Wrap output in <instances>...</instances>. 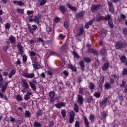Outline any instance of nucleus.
<instances>
[{
	"instance_id": "1",
	"label": "nucleus",
	"mask_w": 127,
	"mask_h": 127,
	"mask_svg": "<svg viewBox=\"0 0 127 127\" xmlns=\"http://www.w3.org/2000/svg\"><path fill=\"white\" fill-rule=\"evenodd\" d=\"M4 81H3V77L1 73H0V89L1 92L0 91V99L3 98L5 101H8V98L5 95H3V93H4L7 89L8 86V82H7L3 84Z\"/></svg>"
},
{
	"instance_id": "2",
	"label": "nucleus",
	"mask_w": 127,
	"mask_h": 127,
	"mask_svg": "<svg viewBox=\"0 0 127 127\" xmlns=\"http://www.w3.org/2000/svg\"><path fill=\"white\" fill-rule=\"evenodd\" d=\"M115 47L117 50H122V49L127 47V43L122 41H118L116 43Z\"/></svg>"
},
{
	"instance_id": "3",
	"label": "nucleus",
	"mask_w": 127,
	"mask_h": 127,
	"mask_svg": "<svg viewBox=\"0 0 127 127\" xmlns=\"http://www.w3.org/2000/svg\"><path fill=\"white\" fill-rule=\"evenodd\" d=\"M29 84L32 90L34 92L36 91V84H37V82L36 81V79H32L30 81H29Z\"/></svg>"
},
{
	"instance_id": "4",
	"label": "nucleus",
	"mask_w": 127,
	"mask_h": 127,
	"mask_svg": "<svg viewBox=\"0 0 127 127\" xmlns=\"http://www.w3.org/2000/svg\"><path fill=\"white\" fill-rule=\"evenodd\" d=\"M28 29L29 30L30 33L31 34H34V31H36L38 29V26L35 24L28 25Z\"/></svg>"
},
{
	"instance_id": "5",
	"label": "nucleus",
	"mask_w": 127,
	"mask_h": 127,
	"mask_svg": "<svg viewBox=\"0 0 127 127\" xmlns=\"http://www.w3.org/2000/svg\"><path fill=\"white\" fill-rule=\"evenodd\" d=\"M108 6L110 12L111 13H114L115 12V8L114 7V4L111 1H107Z\"/></svg>"
},
{
	"instance_id": "6",
	"label": "nucleus",
	"mask_w": 127,
	"mask_h": 127,
	"mask_svg": "<svg viewBox=\"0 0 127 127\" xmlns=\"http://www.w3.org/2000/svg\"><path fill=\"white\" fill-rule=\"evenodd\" d=\"M50 101L51 103H55V92L54 91H50L49 93Z\"/></svg>"
},
{
	"instance_id": "7",
	"label": "nucleus",
	"mask_w": 127,
	"mask_h": 127,
	"mask_svg": "<svg viewBox=\"0 0 127 127\" xmlns=\"http://www.w3.org/2000/svg\"><path fill=\"white\" fill-rule=\"evenodd\" d=\"M22 82L23 83V87L24 89V90H22V92L24 93L25 90H28L29 89V85H28V83H27V81L25 79H23Z\"/></svg>"
},
{
	"instance_id": "8",
	"label": "nucleus",
	"mask_w": 127,
	"mask_h": 127,
	"mask_svg": "<svg viewBox=\"0 0 127 127\" xmlns=\"http://www.w3.org/2000/svg\"><path fill=\"white\" fill-rule=\"evenodd\" d=\"M17 47L19 51V54L22 56V55H23V53H24V51L23 50V47L22 46V45H21V43H18L17 45Z\"/></svg>"
},
{
	"instance_id": "9",
	"label": "nucleus",
	"mask_w": 127,
	"mask_h": 127,
	"mask_svg": "<svg viewBox=\"0 0 127 127\" xmlns=\"http://www.w3.org/2000/svg\"><path fill=\"white\" fill-rule=\"evenodd\" d=\"M104 82H105V78H104V77H101L100 80L98 82V89L100 90V91L103 90V85H104Z\"/></svg>"
},
{
	"instance_id": "10",
	"label": "nucleus",
	"mask_w": 127,
	"mask_h": 127,
	"mask_svg": "<svg viewBox=\"0 0 127 127\" xmlns=\"http://www.w3.org/2000/svg\"><path fill=\"white\" fill-rule=\"evenodd\" d=\"M101 7V4H98L97 5L93 4L91 6V11L92 12H95L97 11L99 8Z\"/></svg>"
},
{
	"instance_id": "11",
	"label": "nucleus",
	"mask_w": 127,
	"mask_h": 127,
	"mask_svg": "<svg viewBox=\"0 0 127 127\" xmlns=\"http://www.w3.org/2000/svg\"><path fill=\"white\" fill-rule=\"evenodd\" d=\"M77 102L79 104V105H83V103H84V98H83L82 95L77 94Z\"/></svg>"
},
{
	"instance_id": "12",
	"label": "nucleus",
	"mask_w": 127,
	"mask_h": 127,
	"mask_svg": "<svg viewBox=\"0 0 127 127\" xmlns=\"http://www.w3.org/2000/svg\"><path fill=\"white\" fill-rule=\"evenodd\" d=\"M23 77H25V78H27L28 79H32L35 76L34 75V73H24L23 74Z\"/></svg>"
},
{
	"instance_id": "13",
	"label": "nucleus",
	"mask_w": 127,
	"mask_h": 127,
	"mask_svg": "<svg viewBox=\"0 0 127 127\" xmlns=\"http://www.w3.org/2000/svg\"><path fill=\"white\" fill-rule=\"evenodd\" d=\"M85 13L86 12L84 10L79 12L76 13V17H77V18H82V17H84V15H85Z\"/></svg>"
},
{
	"instance_id": "14",
	"label": "nucleus",
	"mask_w": 127,
	"mask_h": 127,
	"mask_svg": "<svg viewBox=\"0 0 127 127\" xmlns=\"http://www.w3.org/2000/svg\"><path fill=\"white\" fill-rule=\"evenodd\" d=\"M110 67V63L109 62H106L103 64V65L102 66V69L103 71H107L109 67Z\"/></svg>"
},
{
	"instance_id": "15",
	"label": "nucleus",
	"mask_w": 127,
	"mask_h": 127,
	"mask_svg": "<svg viewBox=\"0 0 127 127\" xmlns=\"http://www.w3.org/2000/svg\"><path fill=\"white\" fill-rule=\"evenodd\" d=\"M108 103V98L105 97L103 99V100L102 101V102H100V107L101 108L106 107V104Z\"/></svg>"
},
{
	"instance_id": "16",
	"label": "nucleus",
	"mask_w": 127,
	"mask_h": 127,
	"mask_svg": "<svg viewBox=\"0 0 127 127\" xmlns=\"http://www.w3.org/2000/svg\"><path fill=\"white\" fill-rule=\"evenodd\" d=\"M8 40L9 41V42H10V43H11V44H15L16 39H15V37L13 36L12 35H11L9 37Z\"/></svg>"
},
{
	"instance_id": "17",
	"label": "nucleus",
	"mask_w": 127,
	"mask_h": 127,
	"mask_svg": "<svg viewBox=\"0 0 127 127\" xmlns=\"http://www.w3.org/2000/svg\"><path fill=\"white\" fill-rule=\"evenodd\" d=\"M59 9L63 14L66 12V7L64 5H60L59 6Z\"/></svg>"
},
{
	"instance_id": "18",
	"label": "nucleus",
	"mask_w": 127,
	"mask_h": 127,
	"mask_svg": "<svg viewBox=\"0 0 127 127\" xmlns=\"http://www.w3.org/2000/svg\"><path fill=\"white\" fill-rule=\"evenodd\" d=\"M30 21H32V22H34L35 23H36V24H39L40 23V21H39V17L37 16H35L33 19H31Z\"/></svg>"
},
{
	"instance_id": "19",
	"label": "nucleus",
	"mask_w": 127,
	"mask_h": 127,
	"mask_svg": "<svg viewBox=\"0 0 127 127\" xmlns=\"http://www.w3.org/2000/svg\"><path fill=\"white\" fill-rule=\"evenodd\" d=\"M66 6L68 8H69L70 10H72V11H74V12H76V11H77V9H76L75 7L71 5V4H70V2H67V3H66Z\"/></svg>"
},
{
	"instance_id": "20",
	"label": "nucleus",
	"mask_w": 127,
	"mask_h": 127,
	"mask_svg": "<svg viewBox=\"0 0 127 127\" xmlns=\"http://www.w3.org/2000/svg\"><path fill=\"white\" fill-rule=\"evenodd\" d=\"M83 122L85 127H90V122H89L86 116L83 117Z\"/></svg>"
},
{
	"instance_id": "21",
	"label": "nucleus",
	"mask_w": 127,
	"mask_h": 127,
	"mask_svg": "<svg viewBox=\"0 0 127 127\" xmlns=\"http://www.w3.org/2000/svg\"><path fill=\"white\" fill-rule=\"evenodd\" d=\"M12 2L14 4H17V5H18L19 6L24 5V2L22 1L13 0Z\"/></svg>"
},
{
	"instance_id": "22",
	"label": "nucleus",
	"mask_w": 127,
	"mask_h": 127,
	"mask_svg": "<svg viewBox=\"0 0 127 127\" xmlns=\"http://www.w3.org/2000/svg\"><path fill=\"white\" fill-rule=\"evenodd\" d=\"M6 46L5 45L2 47L3 51H7V50L8 49V48H9L10 46V42H9V41L6 42Z\"/></svg>"
},
{
	"instance_id": "23",
	"label": "nucleus",
	"mask_w": 127,
	"mask_h": 127,
	"mask_svg": "<svg viewBox=\"0 0 127 127\" xmlns=\"http://www.w3.org/2000/svg\"><path fill=\"white\" fill-rule=\"evenodd\" d=\"M32 95V93L27 92V94L24 96V99L25 101H28L30 99V96Z\"/></svg>"
},
{
	"instance_id": "24",
	"label": "nucleus",
	"mask_w": 127,
	"mask_h": 127,
	"mask_svg": "<svg viewBox=\"0 0 127 127\" xmlns=\"http://www.w3.org/2000/svg\"><path fill=\"white\" fill-rule=\"evenodd\" d=\"M100 53L101 55H102V56H104V57L107 56V55L108 54L107 53L106 48H102L100 50Z\"/></svg>"
},
{
	"instance_id": "25",
	"label": "nucleus",
	"mask_w": 127,
	"mask_h": 127,
	"mask_svg": "<svg viewBox=\"0 0 127 127\" xmlns=\"http://www.w3.org/2000/svg\"><path fill=\"white\" fill-rule=\"evenodd\" d=\"M85 32V30H84V27H80L79 29V32L77 35V36H81V35H83V34Z\"/></svg>"
},
{
	"instance_id": "26",
	"label": "nucleus",
	"mask_w": 127,
	"mask_h": 127,
	"mask_svg": "<svg viewBox=\"0 0 127 127\" xmlns=\"http://www.w3.org/2000/svg\"><path fill=\"white\" fill-rule=\"evenodd\" d=\"M32 66L34 69H36L37 70H39L40 68H42V66H41V65L39 64L38 63H37V64H32Z\"/></svg>"
},
{
	"instance_id": "27",
	"label": "nucleus",
	"mask_w": 127,
	"mask_h": 127,
	"mask_svg": "<svg viewBox=\"0 0 127 127\" xmlns=\"http://www.w3.org/2000/svg\"><path fill=\"white\" fill-rule=\"evenodd\" d=\"M79 65L80 66L82 71L83 72V71H84L85 69L84 68H85V63H84V61H80L79 62Z\"/></svg>"
},
{
	"instance_id": "28",
	"label": "nucleus",
	"mask_w": 127,
	"mask_h": 127,
	"mask_svg": "<svg viewBox=\"0 0 127 127\" xmlns=\"http://www.w3.org/2000/svg\"><path fill=\"white\" fill-rule=\"evenodd\" d=\"M38 2L39 3L40 6H43L47 2V0H37Z\"/></svg>"
},
{
	"instance_id": "29",
	"label": "nucleus",
	"mask_w": 127,
	"mask_h": 127,
	"mask_svg": "<svg viewBox=\"0 0 127 127\" xmlns=\"http://www.w3.org/2000/svg\"><path fill=\"white\" fill-rule=\"evenodd\" d=\"M36 43L37 45H39L40 44V42H43V38L39 37L38 38H36V40H35Z\"/></svg>"
},
{
	"instance_id": "30",
	"label": "nucleus",
	"mask_w": 127,
	"mask_h": 127,
	"mask_svg": "<svg viewBox=\"0 0 127 127\" xmlns=\"http://www.w3.org/2000/svg\"><path fill=\"white\" fill-rule=\"evenodd\" d=\"M92 102H95V99L93 98V96L90 95L87 98V102L88 104H90Z\"/></svg>"
},
{
	"instance_id": "31",
	"label": "nucleus",
	"mask_w": 127,
	"mask_h": 127,
	"mask_svg": "<svg viewBox=\"0 0 127 127\" xmlns=\"http://www.w3.org/2000/svg\"><path fill=\"white\" fill-rule=\"evenodd\" d=\"M112 15L111 14H107L106 15H105V16L104 17V20L105 21H109V20H112Z\"/></svg>"
},
{
	"instance_id": "32",
	"label": "nucleus",
	"mask_w": 127,
	"mask_h": 127,
	"mask_svg": "<svg viewBox=\"0 0 127 127\" xmlns=\"http://www.w3.org/2000/svg\"><path fill=\"white\" fill-rule=\"evenodd\" d=\"M84 62L86 63H91L92 62V60H91V58L88 57H82Z\"/></svg>"
},
{
	"instance_id": "33",
	"label": "nucleus",
	"mask_w": 127,
	"mask_h": 127,
	"mask_svg": "<svg viewBox=\"0 0 127 127\" xmlns=\"http://www.w3.org/2000/svg\"><path fill=\"white\" fill-rule=\"evenodd\" d=\"M15 72H16V71H15V69H12V70L10 71V73H9V78L10 79H11V78H12V76H13V75H15Z\"/></svg>"
},
{
	"instance_id": "34",
	"label": "nucleus",
	"mask_w": 127,
	"mask_h": 127,
	"mask_svg": "<svg viewBox=\"0 0 127 127\" xmlns=\"http://www.w3.org/2000/svg\"><path fill=\"white\" fill-rule=\"evenodd\" d=\"M121 63H126V61H127V57L126 56H122L120 58Z\"/></svg>"
},
{
	"instance_id": "35",
	"label": "nucleus",
	"mask_w": 127,
	"mask_h": 127,
	"mask_svg": "<svg viewBox=\"0 0 127 127\" xmlns=\"http://www.w3.org/2000/svg\"><path fill=\"white\" fill-rule=\"evenodd\" d=\"M73 111L76 113H79V106L77 104H74L73 106Z\"/></svg>"
},
{
	"instance_id": "36",
	"label": "nucleus",
	"mask_w": 127,
	"mask_h": 127,
	"mask_svg": "<svg viewBox=\"0 0 127 127\" xmlns=\"http://www.w3.org/2000/svg\"><path fill=\"white\" fill-rule=\"evenodd\" d=\"M43 114V110H39L36 113V116L37 118H39V117L42 116Z\"/></svg>"
},
{
	"instance_id": "37",
	"label": "nucleus",
	"mask_w": 127,
	"mask_h": 127,
	"mask_svg": "<svg viewBox=\"0 0 127 127\" xmlns=\"http://www.w3.org/2000/svg\"><path fill=\"white\" fill-rule=\"evenodd\" d=\"M88 88L89 90H94L95 89V84L93 82H90L88 85Z\"/></svg>"
},
{
	"instance_id": "38",
	"label": "nucleus",
	"mask_w": 127,
	"mask_h": 127,
	"mask_svg": "<svg viewBox=\"0 0 127 127\" xmlns=\"http://www.w3.org/2000/svg\"><path fill=\"white\" fill-rule=\"evenodd\" d=\"M15 99L17 102H20L21 101H22V97H21V95H20V94H17L15 96Z\"/></svg>"
},
{
	"instance_id": "39",
	"label": "nucleus",
	"mask_w": 127,
	"mask_h": 127,
	"mask_svg": "<svg viewBox=\"0 0 127 127\" xmlns=\"http://www.w3.org/2000/svg\"><path fill=\"white\" fill-rule=\"evenodd\" d=\"M25 118H30L31 117V113L29 111L26 110L25 111Z\"/></svg>"
},
{
	"instance_id": "40",
	"label": "nucleus",
	"mask_w": 127,
	"mask_h": 127,
	"mask_svg": "<svg viewBox=\"0 0 127 127\" xmlns=\"http://www.w3.org/2000/svg\"><path fill=\"white\" fill-rule=\"evenodd\" d=\"M72 55H73L74 58H76L77 60H79V59H80V56L78 55V53H77V52L75 51L72 52Z\"/></svg>"
},
{
	"instance_id": "41",
	"label": "nucleus",
	"mask_w": 127,
	"mask_h": 127,
	"mask_svg": "<svg viewBox=\"0 0 127 127\" xmlns=\"http://www.w3.org/2000/svg\"><path fill=\"white\" fill-rule=\"evenodd\" d=\"M112 84L109 82H106L104 84V88L106 89V90H109L111 88V85Z\"/></svg>"
},
{
	"instance_id": "42",
	"label": "nucleus",
	"mask_w": 127,
	"mask_h": 127,
	"mask_svg": "<svg viewBox=\"0 0 127 127\" xmlns=\"http://www.w3.org/2000/svg\"><path fill=\"white\" fill-rule=\"evenodd\" d=\"M33 126L35 127H42V126L41 125V123H39L37 121H35L34 123Z\"/></svg>"
},
{
	"instance_id": "43",
	"label": "nucleus",
	"mask_w": 127,
	"mask_h": 127,
	"mask_svg": "<svg viewBox=\"0 0 127 127\" xmlns=\"http://www.w3.org/2000/svg\"><path fill=\"white\" fill-rule=\"evenodd\" d=\"M108 25L110 28H114V23H113V19L108 21Z\"/></svg>"
},
{
	"instance_id": "44",
	"label": "nucleus",
	"mask_w": 127,
	"mask_h": 127,
	"mask_svg": "<svg viewBox=\"0 0 127 127\" xmlns=\"http://www.w3.org/2000/svg\"><path fill=\"white\" fill-rule=\"evenodd\" d=\"M122 76H126L127 75V67H125L123 69L122 72Z\"/></svg>"
},
{
	"instance_id": "45",
	"label": "nucleus",
	"mask_w": 127,
	"mask_h": 127,
	"mask_svg": "<svg viewBox=\"0 0 127 127\" xmlns=\"http://www.w3.org/2000/svg\"><path fill=\"white\" fill-rule=\"evenodd\" d=\"M127 82L125 81L124 80L122 81L121 84H120V87L121 88H125L126 86H127Z\"/></svg>"
},
{
	"instance_id": "46",
	"label": "nucleus",
	"mask_w": 127,
	"mask_h": 127,
	"mask_svg": "<svg viewBox=\"0 0 127 127\" xmlns=\"http://www.w3.org/2000/svg\"><path fill=\"white\" fill-rule=\"evenodd\" d=\"M79 94L80 95L82 96V95H84V88L81 87L79 88Z\"/></svg>"
},
{
	"instance_id": "47",
	"label": "nucleus",
	"mask_w": 127,
	"mask_h": 127,
	"mask_svg": "<svg viewBox=\"0 0 127 127\" xmlns=\"http://www.w3.org/2000/svg\"><path fill=\"white\" fill-rule=\"evenodd\" d=\"M122 33L124 36H127V27L123 29Z\"/></svg>"
},
{
	"instance_id": "48",
	"label": "nucleus",
	"mask_w": 127,
	"mask_h": 127,
	"mask_svg": "<svg viewBox=\"0 0 127 127\" xmlns=\"http://www.w3.org/2000/svg\"><path fill=\"white\" fill-rule=\"evenodd\" d=\"M61 113L63 118H65V117H66V110L64 109H62L61 111Z\"/></svg>"
},
{
	"instance_id": "49",
	"label": "nucleus",
	"mask_w": 127,
	"mask_h": 127,
	"mask_svg": "<svg viewBox=\"0 0 127 127\" xmlns=\"http://www.w3.org/2000/svg\"><path fill=\"white\" fill-rule=\"evenodd\" d=\"M14 64H15L16 66H20V65H21L20 60L19 58H17V61H16Z\"/></svg>"
},
{
	"instance_id": "50",
	"label": "nucleus",
	"mask_w": 127,
	"mask_h": 127,
	"mask_svg": "<svg viewBox=\"0 0 127 127\" xmlns=\"http://www.w3.org/2000/svg\"><path fill=\"white\" fill-rule=\"evenodd\" d=\"M69 116H70V118H75V116H76V113H75V112L74 111H71L69 113Z\"/></svg>"
},
{
	"instance_id": "51",
	"label": "nucleus",
	"mask_w": 127,
	"mask_h": 127,
	"mask_svg": "<svg viewBox=\"0 0 127 127\" xmlns=\"http://www.w3.org/2000/svg\"><path fill=\"white\" fill-rule=\"evenodd\" d=\"M95 21V18H93L91 20H89L88 22H87L90 26L93 25V23Z\"/></svg>"
},
{
	"instance_id": "52",
	"label": "nucleus",
	"mask_w": 127,
	"mask_h": 127,
	"mask_svg": "<svg viewBox=\"0 0 127 127\" xmlns=\"http://www.w3.org/2000/svg\"><path fill=\"white\" fill-rule=\"evenodd\" d=\"M9 122L12 124H14V123H16V119H15L13 117H10Z\"/></svg>"
},
{
	"instance_id": "53",
	"label": "nucleus",
	"mask_w": 127,
	"mask_h": 127,
	"mask_svg": "<svg viewBox=\"0 0 127 127\" xmlns=\"http://www.w3.org/2000/svg\"><path fill=\"white\" fill-rule=\"evenodd\" d=\"M33 17H34L33 14L28 15L27 18L29 22H32V21H30V19H33V18H32Z\"/></svg>"
},
{
	"instance_id": "54",
	"label": "nucleus",
	"mask_w": 127,
	"mask_h": 127,
	"mask_svg": "<svg viewBox=\"0 0 127 127\" xmlns=\"http://www.w3.org/2000/svg\"><path fill=\"white\" fill-rule=\"evenodd\" d=\"M27 61V56L26 55H23L22 56V62L23 63H25Z\"/></svg>"
},
{
	"instance_id": "55",
	"label": "nucleus",
	"mask_w": 127,
	"mask_h": 127,
	"mask_svg": "<svg viewBox=\"0 0 127 127\" xmlns=\"http://www.w3.org/2000/svg\"><path fill=\"white\" fill-rule=\"evenodd\" d=\"M93 96L95 97V98H99L100 97H101V93L99 92H95Z\"/></svg>"
},
{
	"instance_id": "56",
	"label": "nucleus",
	"mask_w": 127,
	"mask_h": 127,
	"mask_svg": "<svg viewBox=\"0 0 127 127\" xmlns=\"http://www.w3.org/2000/svg\"><path fill=\"white\" fill-rule=\"evenodd\" d=\"M60 20H61V19L59 17H56L54 19V21L55 22V23H58Z\"/></svg>"
},
{
	"instance_id": "57",
	"label": "nucleus",
	"mask_w": 127,
	"mask_h": 127,
	"mask_svg": "<svg viewBox=\"0 0 127 127\" xmlns=\"http://www.w3.org/2000/svg\"><path fill=\"white\" fill-rule=\"evenodd\" d=\"M17 11L19 12V13H21V14H23L24 13V9H23L17 8Z\"/></svg>"
},
{
	"instance_id": "58",
	"label": "nucleus",
	"mask_w": 127,
	"mask_h": 127,
	"mask_svg": "<svg viewBox=\"0 0 127 127\" xmlns=\"http://www.w3.org/2000/svg\"><path fill=\"white\" fill-rule=\"evenodd\" d=\"M89 119L92 122L95 120V116L94 115L90 114Z\"/></svg>"
},
{
	"instance_id": "59",
	"label": "nucleus",
	"mask_w": 127,
	"mask_h": 127,
	"mask_svg": "<svg viewBox=\"0 0 127 127\" xmlns=\"http://www.w3.org/2000/svg\"><path fill=\"white\" fill-rule=\"evenodd\" d=\"M54 126V122L53 121H51L48 124V125L46 127H53Z\"/></svg>"
},
{
	"instance_id": "60",
	"label": "nucleus",
	"mask_w": 127,
	"mask_h": 127,
	"mask_svg": "<svg viewBox=\"0 0 127 127\" xmlns=\"http://www.w3.org/2000/svg\"><path fill=\"white\" fill-rule=\"evenodd\" d=\"M32 62L35 64H37V57H35L31 59Z\"/></svg>"
},
{
	"instance_id": "61",
	"label": "nucleus",
	"mask_w": 127,
	"mask_h": 127,
	"mask_svg": "<svg viewBox=\"0 0 127 127\" xmlns=\"http://www.w3.org/2000/svg\"><path fill=\"white\" fill-rule=\"evenodd\" d=\"M80 122H79V121H78V120H76L75 121V123L74 124V127H80Z\"/></svg>"
},
{
	"instance_id": "62",
	"label": "nucleus",
	"mask_w": 127,
	"mask_h": 127,
	"mask_svg": "<svg viewBox=\"0 0 127 127\" xmlns=\"http://www.w3.org/2000/svg\"><path fill=\"white\" fill-rule=\"evenodd\" d=\"M59 38L63 40V39H64V38L66 37V36L64 35L63 34H60L59 35Z\"/></svg>"
},
{
	"instance_id": "63",
	"label": "nucleus",
	"mask_w": 127,
	"mask_h": 127,
	"mask_svg": "<svg viewBox=\"0 0 127 127\" xmlns=\"http://www.w3.org/2000/svg\"><path fill=\"white\" fill-rule=\"evenodd\" d=\"M4 26L5 29H9V28H10V24H9V23H6Z\"/></svg>"
},
{
	"instance_id": "64",
	"label": "nucleus",
	"mask_w": 127,
	"mask_h": 127,
	"mask_svg": "<svg viewBox=\"0 0 127 127\" xmlns=\"http://www.w3.org/2000/svg\"><path fill=\"white\" fill-rule=\"evenodd\" d=\"M27 13L28 15H30L31 14H33L34 13V11L27 10Z\"/></svg>"
}]
</instances>
